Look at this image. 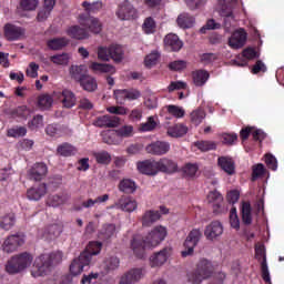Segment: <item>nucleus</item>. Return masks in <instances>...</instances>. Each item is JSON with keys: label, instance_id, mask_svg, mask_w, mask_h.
I'll return each mask as SVG.
<instances>
[{"label": "nucleus", "instance_id": "1", "mask_svg": "<svg viewBox=\"0 0 284 284\" xmlns=\"http://www.w3.org/2000/svg\"><path fill=\"white\" fill-rule=\"evenodd\" d=\"M168 236V229L162 225L154 226L148 236L143 237L140 234L133 235L131 240V250L136 258L142 260L145 255V250L158 247Z\"/></svg>", "mask_w": 284, "mask_h": 284}, {"label": "nucleus", "instance_id": "2", "mask_svg": "<svg viewBox=\"0 0 284 284\" xmlns=\"http://www.w3.org/2000/svg\"><path fill=\"white\" fill-rule=\"evenodd\" d=\"M62 261L63 253L61 251L41 254L36 258L32 276L42 277L48 275L55 266L60 265Z\"/></svg>", "mask_w": 284, "mask_h": 284}, {"label": "nucleus", "instance_id": "3", "mask_svg": "<svg viewBox=\"0 0 284 284\" xmlns=\"http://www.w3.org/2000/svg\"><path fill=\"white\" fill-rule=\"evenodd\" d=\"M102 250V243L100 242H90L87 250L81 253V255L73 260L70 265V273L73 276H79L84 271V267H88L92 261V256L100 254Z\"/></svg>", "mask_w": 284, "mask_h": 284}, {"label": "nucleus", "instance_id": "4", "mask_svg": "<svg viewBox=\"0 0 284 284\" xmlns=\"http://www.w3.org/2000/svg\"><path fill=\"white\" fill-rule=\"evenodd\" d=\"M82 7L88 14H81L79 17L80 24L88 28L91 32L99 34L102 31V24L98 19L90 17V14L98 13L102 9V3L99 1L93 3L84 1Z\"/></svg>", "mask_w": 284, "mask_h": 284}, {"label": "nucleus", "instance_id": "5", "mask_svg": "<svg viewBox=\"0 0 284 284\" xmlns=\"http://www.w3.org/2000/svg\"><path fill=\"white\" fill-rule=\"evenodd\" d=\"M214 273V266L211 261L202 258L196 264V268L187 273V282L191 284H202Z\"/></svg>", "mask_w": 284, "mask_h": 284}, {"label": "nucleus", "instance_id": "6", "mask_svg": "<svg viewBox=\"0 0 284 284\" xmlns=\"http://www.w3.org/2000/svg\"><path fill=\"white\" fill-rule=\"evenodd\" d=\"M33 256L28 252L16 254L8 261L6 271L10 275L20 274L31 266Z\"/></svg>", "mask_w": 284, "mask_h": 284}, {"label": "nucleus", "instance_id": "7", "mask_svg": "<svg viewBox=\"0 0 284 284\" xmlns=\"http://www.w3.org/2000/svg\"><path fill=\"white\" fill-rule=\"evenodd\" d=\"M98 59L102 61H110V59L120 63L124 59L123 48L119 44H111L109 48L100 47L98 48Z\"/></svg>", "mask_w": 284, "mask_h": 284}, {"label": "nucleus", "instance_id": "8", "mask_svg": "<svg viewBox=\"0 0 284 284\" xmlns=\"http://www.w3.org/2000/svg\"><path fill=\"white\" fill-rule=\"evenodd\" d=\"M201 239H202V232L200 230L194 229L190 231V233L187 234L183 243L185 251L181 252V256L183 258L187 256H192L194 254V248L199 245Z\"/></svg>", "mask_w": 284, "mask_h": 284}, {"label": "nucleus", "instance_id": "9", "mask_svg": "<svg viewBox=\"0 0 284 284\" xmlns=\"http://www.w3.org/2000/svg\"><path fill=\"white\" fill-rule=\"evenodd\" d=\"M207 201L212 205L214 214H224V212H227L224 197L219 191H211L207 194Z\"/></svg>", "mask_w": 284, "mask_h": 284}, {"label": "nucleus", "instance_id": "10", "mask_svg": "<svg viewBox=\"0 0 284 284\" xmlns=\"http://www.w3.org/2000/svg\"><path fill=\"white\" fill-rule=\"evenodd\" d=\"M24 244V237L20 234H12L6 239L2 250L7 254H12Z\"/></svg>", "mask_w": 284, "mask_h": 284}, {"label": "nucleus", "instance_id": "11", "mask_svg": "<svg viewBox=\"0 0 284 284\" xmlns=\"http://www.w3.org/2000/svg\"><path fill=\"white\" fill-rule=\"evenodd\" d=\"M173 248L171 246H165L161 251L154 253L150 257L151 267L163 266L168 260L172 256Z\"/></svg>", "mask_w": 284, "mask_h": 284}, {"label": "nucleus", "instance_id": "12", "mask_svg": "<svg viewBox=\"0 0 284 284\" xmlns=\"http://www.w3.org/2000/svg\"><path fill=\"white\" fill-rule=\"evenodd\" d=\"M48 174V166L43 162H38L28 171V176L30 181H43Z\"/></svg>", "mask_w": 284, "mask_h": 284}, {"label": "nucleus", "instance_id": "13", "mask_svg": "<svg viewBox=\"0 0 284 284\" xmlns=\"http://www.w3.org/2000/svg\"><path fill=\"white\" fill-rule=\"evenodd\" d=\"M136 169L140 173L145 174L146 176H155L159 173L158 161L154 160H144L136 163Z\"/></svg>", "mask_w": 284, "mask_h": 284}, {"label": "nucleus", "instance_id": "14", "mask_svg": "<svg viewBox=\"0 0 284 284\" xmlns=\"http://www.w3.org/2000/svg\"><path fill=\"white\" fill-rule=\"evenodd\" d=\"M224 232V227L220 221L211 222L204 231V236L207 241H214L217 237L222 236Z\"/></svg>", "mask_w": 284, "mask_h": 284}, {"label": "nucleus", "instance_id": "15", "mask_svg": "<svg viewBox=\"0 0 284 284\" xmlns=\"http://www.w3.org/2000/svg\"><path fill=\"white\" fill-rule=\"evenodd\" d=\"M115 14L122 21L135 19L138 17L136 10L129 1H124V3L120 4V8H118V12Z\"/></svg>", "mask_w": 284, "mask_h": 284}, {"label": "nucleus", "instance_id": "16", "mask_svg": "<svg viewBox=\"0 0 284 284\" xmlns=\"http://www.w3.org/2000/svg\"><path fill=\"white\" fill-rule=\"evenodd\" d=\"M247 41V33L244 29L235 31L232 37L229 39V45L232 49H242Z\"/></svg>", "mask_w": 284, "mask_h": 284}, {"label": "nucleus", "instance_id": "17", "mask_svg": "<svg viewBox=\"0 0 284 284\" xmlns=\"http://www.w3.org/2000/svg\"><path fill=\"white\" fill-rule=\"evenodd\" d=\"M217 166L224 171L227 176H234V174H236L235 161L230 156H219Z\"/></svg>", "mask_w": 284, "mask_h": 284}, {"label": "nucleus", "instance_id": "18", "mask_svg": "<svg viewBox=\"0 0 284 284\" xmlns=\"http://www.w3.org/2000/svg\"><path fill=\"white\" fill-rule=\"evenodd\" d=\"M165 50L170 52H179L183 48V42L176 34L169 33L163 39Z\"/></svg>", "mask_w": 284, "mask_h": 284}, {"label": "nucleus", "instance_id": "19", "mask_svg": "<svg viewBox=\"0 0 284 284\" xmlns=\"http://www.w3.org/2000/svg\"><path fill=\"white\" fill-rule=\"evenodd\" d=\"M142 277H143L142 268H131L129 270V272L122 275V278H120L119 284H136L142 280Z\"/></svg>", "mask_w": 284, "mask_h": 284}, {"label": "nucleus", "instance_id": "20", "mask_svg": "<svg viewBox=\"0 0 284 284\" xmlns=\"http://www.w3.org/2000/svg\"><path fill=\"white\" fill-rule=\"evenodd\" d=\"M171 149L170 143L164 141H155L149 145H146L145 151L153 155H162L166 154Z\"/></svg>", "mask_w": 284, "mask_h": 284}, {"label": "nucleus", "instance_id": "21", "mask_svg": "<svg viewBox=\"0 0 284 284\" xmlns=\"http://www.w3.org/2000/svg\"><path fill=\"white\" fill-rule=\"evenodd\" d=\"M48 192V186L45 183H40L33 185L27 191V197L29 201H40L43 196H45Z\"/></svg>", "mask_w": 284, "mask_h": 284}, {"label": "nucleus", "instance_id": "22", "mask_svg": "<svg viewBox=\"0 0 284 284\" xmlns=\"http://www.w3.org/2000/svg\"><path fill=\"white\" fill-rule=\"evenodd\" d=\"M115 207H118V210H122V212L131 213L136 210L138 202L131 196H122L118 200V203H115Z\"/></svg>", "mask_w": 284, "mask_h": 284}, {"label": "nucleus", "instance_id": "23", "mask_svg": "<svg viewBox=\"0 0 284 284\" xmlns=\"http://www.w3.org/2000/svg\"><path fill=\"white\" fill-rule=\"evenodd\" d=\"M121 123V119L119 116L112 115H102L95 119V126L98 128H116Z\"/></svg>", "mask_w": 284, "mask_h": 284}, {"label": "nucleus", "instance_id": "24", "mask_svg": "<svg viewBox=\"0 0 284 284\" xmlns=\"http://www.w3.org/2000/svg\"><path fill=\"white\" fill-rule=\"evenodd\" d=\"M156 162H158L159 172L169 173V174L178 172V169H179L178 163L173 160L162 158Z\"/></svg>", "mask_w": 284, "mask_h": 284}, {"label": "nucleus", "instance_id": "25", "mask_svg": "<svg viewBox=\"0 0 284 284\" xmlns=\"http://www.w3.org/2000/svg\"><path fill=\"white\" fill-rule=\"evenodd\" d=\"M23 34L24 30L20 27L10 23L4 26V37L8 41L19 40Z\"/></svg>", "mask_w": 284, "mask_h": 284}, {"label": "nucleus", "instance_id": "26", "mask_svg": "<svg viewBox=\"0 0 284 284\" xmlns=\"http://www.w3.org/2000/svg\"><path fill=\"white\" fill-rule=\"evenodd\" d=\"M161 219V213L159 211L149 210L142 215L141 223L143 227H151Z\"/></svg>", "mask_w": 284, "mask_h": 284}, {"label": "nucleus", "instance_id": "27", "mask_svg": "<svg viewBox=\"0 0 284 284\" xmlns=\"http://www.w3.org/2000/svg\"><path fill=\"white\" fill-rule=\"evenodd\" d=\"M193 84L195 87H203L210 79V73L206 70H195L191 73Z\"/></svg>", "mask_w": 284, "mask_h": 284}, {"label": "nucleus", "instance_id": "28", "mask_svg": "<svg viewBox=\"0 0 284 284\" xmlns=\"http://www.w3.org/2000/svg\"><path fill=\"white\" fill-rule=\"evenodd\" d=\"M241 214H242L243 224L246 225V226L252 225L253 216H252V205H251V203H248V202H243L242 203Z\"/></svg>", "mask_w": 284, "mask_h": 284}, {"label": "nucleus", "instance_id": "29", "mask_svg": "<svg viewBox=\"0 0 284 284\" xmlns=\"http://www.w3.org/2000/svg\"><path fill=\"white\" fill-rule=\"evenodd\" d=\"M176 23L181 29H191L195 23V18L189 13H181L176 19Z\"/></svg>", "mask_w": 284, "mask_h": 284}, {"label": "nucleus", "instance_id": "30", "mask_svg": "<svg viewBox=\"0 0 284 284\" xmlns=\"http://www.w3.org/2000/svg\"><path fill=\"white\" fill-rule=\"evenodd\" d=\"M79 83H80L81 88L88 92H94L98 89L97 80L89 74L85 75L82 80H80Z\"/></svg>", "mask_w": 284, "mask_h": 284}, {"label": "nucleus", "instance_id": "31", "mask_svg": "<svg viewBox=\"0 0 284 284\" xmlns=\"http://www.w3.org/2000/svg\"><path fill=\"white\" fill-rule=\"evenodd\" d=\"M55 6V0H44L43 9L38 13V20L40 22L45 21L51 14L53 8Z\"/></svg>", "mask_w": 284, "mask_h": 284}, {"label": "nucleus", "instance_id": "32", "mask_svg": "<svg viewBox=\"0 0 284 284\" xmlns=\"http://www.w3.org/2000/svg\"><path fill=\"white\" fill-rule=\"evenodd\" d=\"M16 225L14 213H8L0 219V226L3 231H10Z\"/></svg>", "mask_w": 284, "mask_h": 284}, {"label": "nucleus", "instance_id": "33", "mask_svg": "<svg viewBox=\"0 0 284 284\" xmlns=\"http://www.w3.org/2000/svg\"><path fill=\"white\" fill-rule=\"evenodd\" d=\"M87 67L85 65H72L70 69L71 77L78 81L79 83L87 74Z\"/></svg>", "mask_w": 284, "mask_h": 284}, {"label": "nucleus", "instance_id": "34", "mask_svg": "<svg viewBox=\"0 0 284 284\" xmlns=\"http://www.w3.org/2000/svg\"><path fill=\"white\" fill-rule=\"evenodd\" d=\"M187 131H189L187 126L183 124H175L173 126H170L166 133L172 138H182L187 133Z\"/></svg>", "mask_w": 284, "mask_h": 284}, {"label": "nucleus", "instance_id": "35", "mask_svg": "<svg viewBox=\"0 0 284 284\" xmlns=\"http://www.w3.org/2000/svg\"><path fill=\"white\" fill-rule=\"evenodd\" d=\"M118 187L120 192H124V194H134L136 190V184L130 179H124L120 181V185Z\"/></svg>", "mask_w": 284, "mask_h": 284}, {"label": "nucleus", "instance_id": "36", "mask_svg": "<svg viewBox=\"0 0 284 284\" xmlns=\"http://www.w3.org/2000/svg\"><path fill=\"white\" fill-rule=\"evenodd\" d=\"M90 68L91 70H93V72L109 73V74H114L116 72L115 68L111 64L93 62L91 63Z\"/></svg>", "mask_w": 284, "mask_h": 284}, {"label": "nucleus", "instance_id": "37", "mask_svg": "<svg viewBox=\"0 0 284 284\" xmlns=\"http://www.w3.org/2000/svg\"><path fill=\"white\" fill-rule=\"evenodd\" d=\"M63 105L68 109L72 108L75 105L77 98L73 92L70 90H64L60 97Z\"/></svg>", "mask_w": 284, "mask_h": 284}, {"label": "nucleus", "instance_id": "38", "mask_svg": "<svg viewBox=\"0 0 284 284\" xmlns=\"http://www.w3.org/2000/svg\"><path fill=\"white\" fill-rule=\"evenodd\" d=\"M68 34L77 40H84L89 37L87 30L80 28L79 26H74L68 30Z\"/></svg>", "mask_w": 284, "mask_h": 284}, {"label": "nucleus", "instance_id": "39", "mask_svg": "<svg viewBox=\"0 0 284 284\" xmlns=\"http://www.w3.org/2000/svg\"><path fill=\"white\" fill-rule=\"evenodd\" d=\"M219 8H220V16L229 19V18H234L233 14V8L230 3H227L226 0H220L219 1Z\"/></svg>", "mask_w": 284, "mask_h": 284}, {"label": "nucleus", "instance_id": "40", "mask_svg": "<svg viewBox=\"0 0 284 284\" xmlns=\"http://www.w3.org/2000/svg\"><path fill=\"white\" fill-rule=\"evenodd\" d=\"M116 232V227L114 224H104L102 230H100V239L104 241H109L114 236Z\"/></svg>", "mask_w": 284, "mask_h": 284}, {"label": "nucleus", "instance_id": "41", "mask_svg": "<svg viewBox=\"0 0 284 284\" xmlns=\"http://www.w3.org/2000/svg\"><path fill=\"white\" fill-rule=\"evenodd\" d=\"M31 114V110L27 105H20L12 110L11 115L21 120H27Z\"/></svg>", "mask_w": 284, "mask_h": 284}, {"label": "nucleus", "instance_id": "42", "mask_svg": "<svg viewBox=\"0 0 284 284\" xmlns=\"http://www.w3.org/2000/svg\"><path fill=\"white\" fill-rule=\"evenodd\" d=\"M194 146H196L200 151L202 152H209L212 150H216L217 149V143L214 141H196L194 142Z\"/></svg>", "mask_w": 284, "mask_h": 284}, {"label": "nucleus", "instance_id": "43", "mask_svg": "<svg viewBox=\"0 0 284 284\" xmlns=\"http://www.w3.org/2000/svg\"><path fill=\"white\" fill-rule=\"evenodd\" d=\"M93 158H95V162H98V164L103 165H108L112 161V156L108 151L95 152L93 153Z\"/></svg>", "mask_w": 284, "mask_h": 284}, {"label": "nucleus", "instance_id": "44", "mask_svg": "<svg viewBox=\"0 0 284 284\" xmlns=\"http://www.w3.org/2000/svg\"><path fill=\"white\" fill-rule=\"evenodd\" d=\"M142 30L145 34H153L156 31V22L152 17L144 19Z\"/></svg>", "mask_w": 284, "mask_h": 284}, {"label": "nucleus", "instance_id": "45", "mask_svg": "<svg viewBox=\"0 0 284 284\" xmlns=\"http://www.w3.org/2000/svg\"><path fill=\"white\" fill-rule=\"evenodd\" d=\"M57 151L62 156H72L78 152V150L69 143L59 145Z\"/></svg>", "mask_w": 284, "mask_h": 284}, {"label": "nucleus", "instance_id": "46", "mask_svg": "<svg viewBox=\"0 0 284 284\" xmlns=\"http://www.w3.org/2000/svg\"><path fill=\"white\" fill-rule=\"evenodd\" d=\"M191 122L194 125H200L203 120L206 118V112L202 109H196L195 111L191 112Z\"/></svg>", "mask_w": 284, "mask_h": 284}, {"label": "nucleus", "instance_id": "47", "mask_svg": "<svg viewBox=\"0 0 284 284\" xmlns=\"http://www.w3.org/2000/svg\"><path fill=\"white\" fill-rule=\"evenodd\" d=\"M120 266V260L116 256L106 257L104 260V270L106 272L115 271Z\"/></svg>", "mask_w": 284, "mask_h": 284}, {"label": "nucleus", "instance_id": "48", "mask_svg": "<svg viewBox=\"0 0 284 284\" xmlns=\"http://www.w3.org/2000/svg\"><path fill=\"white\" fill-rule=\"evenodd\" d=\"M197 171L199 165L194 163H186L182 169L184 176L187 179H193V176H196Z\"/></svg>", "mask_w": 284, "mask_h": 284}, {"label": "nucleus", "instance_id": "49", "mask_svg": "<svg viewBox=\"0 0 284 284\" xmlns=\"http://www.w3.org/2000/svg\"><path fill=\"white\" fill-rule=\"evenodd\" d=\"M266 173L265 165L262 163H258L256 165L252 166V179L251 181H257V179H261Z\"/></svg>", "mask_w": 284, "mask_h": 284}, {"label": "nucleus", "instance_id": "50", "mask_svg": "<svg viewBox=\"0 0 284 284\" xmlns=\"http://www.w3.org/2000/svg\"><path fill=\"white\" fill-rule=\"evenodd\" d=\"M67 44H68V41L64 38H55L48 41V47L51 50H61Z\"/></svg>", "mask_w": 284, "mask_h": 284}, {"label": "nucleus", "instance_id": "51", "mask_svg": "<svg viewBox=\"0 0 284 284\" xmlns=\"http://www.w3.org/2000/svg\"><path fill=\"white\" fill-rule=\"evenodd\" d=\"M158 123L154 116H149L145 123H141L139 126V131L141 132H150L156 128Z\"/></svg>", "mask_w": 284, "mask_h": 284}, {"label": "nucleus", "instance_id": "52", "mask_svg": "<svg viewBox=\"0 0 284 284\" xmlns=\"http://www.w3.org/2000/svg\"><path fill=\"white\" fill-rule=\"evenodd\" d=\"M230 225L232 229L239 231L241 229V222L237 215L236 207L230 210Z\"/></svg>", "mask_w": 284, "mask_h": 284}, {"label": "nucleus", "instance_id": "53", "mask_svg": "<svg viewBox=\"0 0 284 284\" xmlns=\"http://www.w3.org/2000/svg\"><path fill=\"white\" fill-rule=\"evenodd\" d=\"M52 103L53 99L48 94H42L38 98V106L41 110H48L49 108H51Z\"/></svg>", "mask_w": 284, "mask_h": 284}, {"label": "nucleus", "instance_id": "54", "mask_svg": "<svg viewBox=\"0 0 284 284\" xmlns=\"http://www.w3.org/2000/svg\"><path fill=\"white\" fill-rule=\"evenodd\" d=\"M160 57H161V55H160V53H159L158 51L151 52L149 55H146V57L144 58V65H145L146 68L154 67V65L158 63Z\"/></svg>", "mask_w": 284, "mask_h": 284}, {"label": "nucleus", "instance_id": "55", "mask_svg": "<svg viewBox=\"0 0 284 284\" xmlns=\"http://www.w3.org/2000/svg\"><path fill=\"white\" fill-rule=\"evenodd\" d=\"M39 4V0H20V8L23 11H34Z\"/></svg>", "mask_w": 284, "mask_h": 284}, {"label": "nucleus", "instance_id": "56", "mask_svg": "<svg viewBox=\"0 0 284 284\" xmlns=\"http://www.w3.org/2000/svg\"><path fill=\"white\" fill-rule=\"evenodd\" d=\"M45 132H47V134L50 135V136L59 138V136H61V134H62V128H61V125H59V124H49V125L45 128Z\"/></svg>", "mask_w": 284, "mask_h": 284}, {"label": "nucleus", "instance_id": "57", "mask_svg": "<svg viewBox=\"0 0 284 284\" xmlns=\"http://www.w3.org/2000/svg\"><path fill=\"white\" fill-rule=\"evenodd\" d=\"M44 125L43 116L38 114L31 121H29L28 126L30 130L34 131Z\"/></svg>", "mask_w": 284, "mask_h": 284}, {"label": "nucleus", "instance_id": "58", "mask_svg": "<svg viewBox=\"0 0 284 284\" xmlns=\"http://www.w3.org/2000/svg\"><path fill=\"white\" fill-rule=\"evenodd\" d=\"M63 203H65V199L62 195H51L48 199V205L51 207H59V205H63Z\"/></svg>", "mask_w": 284, "mask_h": 284}, {"label": "nucleus", "instance_id": "59", "mask_svg": "<svg viewBox=\"0 0 284 284\" xmlns=\"http://www.w3.org/2000/svg\"><path fill=\"white\" fill-rule=\"evenodd\" d=\"M265 163H266V166L272 171H276L278 169L277 159L271 153L265 154Z\"/></svg>", "mask_w": 284, "mask_h": 284}, {"label": "nucleus", "instance_id": "60", "mask_svg": "<svg viewBox=\"0 0 284 284\" xmlns=\"http://www.w3.org/2000/svg\"><path fill=\"white\" fill-rule=\"evenodd\" d=\"M133 132H134V128L132 125H124L118 129V131H115V133L120 138H130L133 135Z\"/></svg>", "mask_w": 284, "mask_h": 284}, {"label": "nucleus", "instance_id": "61", "mask_svg": "<svg viewBox=\"0 0 284 284\" xmlns=\"http://www.w3.org/2000/svg\"><path fill=\"white\" fill-rule=\"evenodd\" d=\"M70 57L68 53H63V54H57L51 57V61L54 64H59V65H65L69 63Z\"/></svg>", "mask_w": 284, "mask_h": 284}, {"label": "nucleus", "instance_id": "62", "mask_svg": "<svg viewBox=\"0 0 284 284\" xmlns=\"http://www.w3.org/2000/svg\"><path fill=\"white\" fill-rule=\"evenodd\" d=\"M116 136H119L116 132L109 131V132L102 134V141L109 145L116 144L118 143Z\"/></svg>", "mask_w": 284, "mask_h": 284}, {"label": "nucleus", "instance_id": "63", "mask_svg": "<svg viewBox=\"0 0 284 284\" xmlns=\"http://www.w3.org/2000/svg\"><path fill=\"white\" fill-rule=\"evenodd\" d=\"M166 110L170 114L178 119H181L185 115V111L182 108H179L178 105H168Z\"/></svg>", "mask_w": 284, "mask_h": 284}, {"label": "nucleus", "instance_id": "64", "mask_svg": "<svg viewBox=\"0 0 284 284\" xmlns=\"http://www.w3.org/2000/svg\"><path fill=\"white\" fill-rule=\"evenodd\" d=\"M26 134H27V129L24 126H17L8 131V136L10 138L24 136Z\"/></svg>", "mask_w": 284, "mask_h": 284}]
</instances>
